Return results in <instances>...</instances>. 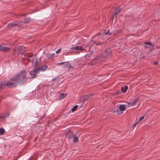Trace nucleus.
Here are the masks:
<instances>
[{
    "label": "nucleus",
    "mask_w": 160,
    "mask_h": 160,
    "mask_svg": "<svg viewBox=\"0 0 160 160\" xmlns=\"http://www.w3.org/2000/svg\"><path fill=\"white\" fill-rule=\"evenodd\" d=\"M74 48H75V46L73 47H71L69 48L72 49L74 50L75 49Z\"/></svg>",
    "instance_id": "nucleus-30"
},
{
    "label": "nucleus",
    "mask_w": 160,
    "mask_h": 160,
    "mask_svg": "<svg viewBox=\"0 0 160 160\" xmlns=\"http://www.w3.org/2000/svg\"><path fill=\"white\" fill-rule=\"evenodd\" d=\"M139 100L138 98H136L132 102L130 103L129 105L134 106L137 103H138Z\"/></svg>",
    "instance_id": "nucleus-10"
},
{
    "label": "nucleus",
    "mask_w": 160,
    "mask_h": 160,
    "mask_svg": "<svg viewBox=\"0 0 160 160\" xmlns=\"http://www.w3.org/2000/svg\"><path fill=\"white\" fill-rule=\"evenodd\" d=\"M48 66L46 65H43L41 66V71H44L47 69Z\"/></svg>",
    "instance_id": "nucleus-12"
},
{
    "label": "nucleus",
    "mask_w": 160,
    "mask_h": 160,
    "mask_svg": "<svg viewBox=\"0 0 160 160\" xmlns=\"http://www.w3.org/2000/svg\"><path fill=\"white\" fill-rule=\"evenodd\" d=\"M126 105H121L119 106V109L120 111H119L118 110L117 111H114V112H116L117 114H120L122 113V111H124L125 110Z\"/></svg>",
    "instance_id": "nucleus-4"
},
{
    "label": "nucleus",
    "mask_w": 160,
    "mask_h": 160,
    "mask_svg": "<svg viewBox=\"0 0 160 160\" xmlns=\"http://www.w3.org/2000/svg\"><path fill=\"white\" fill-rule=\"evenodd\" d=\"M64 67L68 69L72 68V66L69 62H65Z\"/></svg>",
    "instance_id": "nucleus-9"
},
{
    "label": "nucleus",
    "mask_w": 160,
    "mask_h": 160,
    "mask_svg": "<svg viewBox=\"0 0 160 160\" xmlns=\"http://www.w3.org/2000/svg\"><path fill=\"white\" fill-rule=\"evenodd\" d=\"M138 122H136V123H134V124L133 125V126L134 127H135L138 124Z\"/></svg>",
    "instance_id": "nucleus-29"
},
{
    "label": "nucleus",
    "mask_w": 160,
    "mask_h": 160,
    "mask_svg": "<svg viewBox=\"0 0 160 160\" xmlns=\"http://www.w3.org/2000/svg\"><path fill=\"white\" fill-rule=\"evenodd\" d=\"M67 95L66 93H61L60 94L59 96V100H62L65 97H66Z\"/></svg>",
    "instance_id": "nucleus-11"
},
{
    "label": "nucleus",
    "mask_w": 160,
    "mask_h": 160,
    "mask_svg": "<svg viewBox=\"0 0 160 160\" xmlns=\"http://www.w3.org/2000/svg\"><path fill=\"white\" fill-rule=\"evenodd\" d=\"M18 49L19 51V53L22 55H23L24 52H25V48L24 46H20L18 48Z\"/></svg>",
    "instance_id": "nucleus-6"
},
{
    "label": "nucleus",
    "mask_w": 160,
    "mask_h": 160,
    "mask_svg": "<svg viewBox=\"0 0 160 160\" xmlns=\"http://www.w3.org/2000/svg\"><path fill=\"white\" fill-rule=\"evenodd\" d=\"M30 20V18H26L24 19V20L23 22L24 23H27Z\"/></svg>",
    "instance_id": "nucleus-17"
},
{
    "label": "nucleus",
    "mask_w": 160,
    "mask_h": 160,
    "mask_svg": "<svg viewBox=\"0 0 160 160\" xmlns=\"http://www.w3.org/2000/svg\"><path fill=\"white\" fill-rule=\"evenodd\" d=\"M26 72L25 70H23L21 71L20 72L17 74L15 77L14 78L17 82H24L26 79Z\"/></svg>",
    "instance_id": "nucleus-1"
},
{
    "label": "nucleus",
    "mask_w": 160,
    "mask_h": 160,
    "mask_svg": "<svg viewBox=\"0 0 160 160\" xmlns=\"http://www.w3.org/2000/svg\"><path fill=\"white\" fill-rule=\"evenodd\" d=\"M65 63V62L58 63L57 64V65H62Z\"/></svg>",
    "instance_id": "nucleus-27"
},
{
    "label": "nucleus",
    "mask_w": 160,
    "mask_h": 160,
    "mask_svg": "<svg viewBox=\"0 0 160 160\" xmlns=\"http://www.w3.org/2000/svg\"><path fill=\"white\" fill-rule=\"evenodd\" d=\"M4 132V130L3 128H0V135H3Z\"/></svg>",
    "instance_id": "nucleus-20"
},
{
    "label": "nucleus",
    "mask_w": 160,
    "mask_h": 160,
    "mask_svg": "<svg viewBox=\"0 0 160 160\" xmlns=\"http://www.w3.org/2000/svg\"><path fill=\"white\" fill-rule=\"evenodd\" d=\"M61 50V49H59L56 51V53L57 54Z\"/></svg>",
    "instance_id": "nucleus-28"
},
{
    "label": "nucleus",
    "mask_w": 160,
    "mask_h": 160,
    "mask_svg": "<svg viewBox=\"0 0 160 160\" xmlns=\"http://www.w3.org/2000/svg\"><path fill=\"white\" fill-rule=\"evenodd\" d=\"M40 71V68H38L34 69L33 71H29V73L31 75V78H33L36 77L37 74L39 73Z\"/></svg>",
    "instance_id": "nucleus-3"
},
{
    "label": "nucleus",
    "mask_w": 160,
    "mask_h": 160,
    "mask_svg": "<svg viewBox=\"0 0 160 160\" xmlns=\"http://www.w3.org/2000/svg\"><path fill=\"white\" fill-rule=\"evenodd\" d=\"M145 48H148V47L145 46Z\"/></svg>",
    "instance_id": "nucleus-32"
},
{
    "label": "nucleus",
    "mask_w": 160,
    "mask_h": 160,
    "mask_svg": "<svg viewBox=\"0 0 160 160\" xmlns=\"http://www.w3.org/2000/svg\"><path fill=\"white\" fill-rule=\"evenodd\" d=\"M55 55V53H50L48 55V57L51 58H53Z\"/></svg>",
    "instance_id": "nucleus-22"
},
{
    "label": "nucleus",
    "mask_w": 160,
    "mask_h": 160,
    "mask_svg": "<svg viewBox=\"0 0 160 160\" xmlns=\"http://www.w3.org/2000/svg\"><path fill=\"white\" fill-rule=\"evenodd\" d=\"M101 34V33H98V35H99V34Z\"/></svg>",
    "instance_id": "nucleus-33"
},
{
    "label": "nucleus",
    "mask_w": 160,
    "mask_h": 160,
    "mask_svg": "<svg viewBox=\"0 0 160 160\" xmlns=\"http://www.w3.org/2000/svg\"><path fill=\"white\" fill-rule=\"evenodd\" d=\"M158 62H154V64L155 65H157V64H158Z\"/></svg>",
    "instance_id": "nucleus-31"
},
{
    "label": "nucleus",
    "mask_w": 160,
    "mask_h": 160,
    "mask_svg": "<svg viewBox=\"0 0 160 160\" xmlns=\"http://www.w3.org/2000/svg\"><path fill=\"white\" fill-rule=\"evenodd\" d=\"M32 53H29L28 55V58L27 59L30 62H31L32 63H33L34 58H33V57H32Z\"/></svg>",
    "instance_id": "nucleus-7"
},
{
    "label": "nucleus",
    "mask_w": 160,
    "mask_h": 160,
    "mask_svg": "<svg viewBox=\"0 0 160 160\" xmlns=\"http://www.w3.org/2000/svg\"><path fill=\"white\" fill-rule=\"evenodd\" d=\"M23 22L20 21H17L13 22L8 24V27H14L15 26H19L22 25Z\"/></svg>",
    "instance_id": "nucleus-5"
},
{
    "label": "nucleus",
    "mask_w": 160,
    "mask_h": 160,
    "mask_svg": "<svg viewBox=\"0 0 160 160\" xmlns=\"http://www.w3.org/2000/svg\"><path fill=\"white\" fill-rule=\"evenodd\" d=\"M128 88V87L127 86H125L124 87H122L121 88L122 91L124 92H126Z\"/></svg>",
    "instance_id": "nucleus-14"
},
{
    "label": "nucleus",
    "mask_w": 160,
    "mask_h": 160,
    "mask_svg": "<svg viewBox=\"0 0 160 160\" xmlns=\"http://www.w3.org/2000/svg\"><path fill=\"white\" fill-rule=\"evenodd\" d=\"M144 118V117L143 116L140 117L139 119V121H142Z\"/></svg>",
    "instance_id": "nucleus-26"
},
{
    "label": "nucleus",
    "mask_w": 160,
    "mask_h": 160,
    "mask_svg": "<svg viewBox=\"0 0 160 160\" xmlns=\"http://www.w3.org/2000/svg\"><path fill=\"white\" fill-rule=\"evenodd\" d=\"M17 83L15 79L13 78L9 81H4L2 82L0 84V88H2L5 86L10 87H15Z\"/></svg>",
    "instance_id": "nucleus-2"
},
{
    "label": "nucleus",
    "mask_w": 160,
    "mask_h": 160,
    "mask_svg": "<svg viewBox=\"0 0 160 160\" xmlns=\"http://www.w3.org/2000/svg\"><path fill=\"white\" fill-rule=\"evenodd\" d=\"M145 45H148L149 46H151L152 45V44L150 42H146L145 43Z\"/></svg>",
    "instance_id": "nucleus-25"
},
{
    "label": "nucleus",
    "mask_w": 160,
    "mask_h": 160,
    "mask_svg": "<svg viewBox=\"0 0 160 160\" xmlns=\"http://www.w3.org/2000/svg\"><path fill=\"white\" fill-rule=\"evenodd\" d=\"M72 132L71 131H69L68 132V134H70V135H68V137L69 138H70L71 137H72Z\"/></svg>",
    "instance_id": "nucleus-21"
},
{
    "label": "nucleus",
    "mask_w": 160,
    "mask_h": 160,
    "mask_svg": "<svg viewBox=\"0 0 160 160\" xmlns=\"http://www.w3.org/2000/svg\"><path fill=\"white\" fill-rule=\"evenodd\" d=\"M104 33L105 34L107 35H111V34L109 30H105L104 31Z\"/></svg>",
    "instance_id": "nucleus-18"
},
{
    "label": "nucleus",
    "mask_w": 160,
    "mask_h": 160,
    "mask_svg": "<svg viewBox=\"0 0 160 160\" xmlns=\"http://www.w3.org/2000/svg\"><path fill=\"white\" fill-rule=\"evenodd\" d=\"M120 11L119 8H116L114 10L115 14L114 16L116 15Z\"/></svg>",
    "instance_id": "nucleus-15"
},
{
    "label": "nucleus",
    "mask_w": 160,
    "mask_h": 160,
    "mask_svg": "<svg viewBox=\"0 0 160 160\" xmlns=\"http://www.w3.org/2000/svg\"><path fill=\"white\" fill-rule=\"evenodd\" d=\"M75 50H80L81 51H83L84 50V49H82V47L81 46H75Z\"/></svg>",
    "instance_id": "nucleus-13"
},
{
    "label": "nucleus",
    "mask_w": 160,
    "mask_h": 160,
    "mask_svg": "<svg viewBox=\"0 0 160 160\" xmlns=\"http://www.w3.org/2000/svg\"><path fill=\"white\" fill-rule=\"evenodd\" d=\"M105 52V53H107V55L105 54V55H104V56H103L104 58H105V57L107 58V56H108V55H109L110 54V50H109L108 52Z\"/></svg>",
    "instance_id": "nucleus-23"
},
{
    "label": "nucleus",
    "mask_w": 160,
    "mask_h": 160,
    "mask_svg": "<svg viewBox=\"0 0 160 160\" xmlns=\"http://www.w3.org/2000/svg\"><path fill=\"white\" fill-rule=\"evenodd\" d=\"M78 105H75L73 108L71 109V110L72 111V112H74V111H75L78 108Z\"/></svg>",
    "instance_id": "nucleus-19"
},
{
    "label": "nucleus",
    "mask_w": 160,
    "mask_h": 160,
    "mask_svg": "<svg viewBox=\"0 0 160 160\" xmlns=\"http://www.w3.org/2000/svg\"><path fill=\"white\" fill-rule=\"evenodd\" d=\"M73 140L74 142H77L78 141V138L76 135H73Z\"/></svg>",
    "instance_id": "nucleus-16"
},
{
    "label": "nucleus",
    "mask_w": 160,
    "mask_h": 160,
    "mask_svg": "<svg viewBox=\"0 0 160 160\" xmlns=\"http://www.w3.org/2000/svg\"><path fill=\"white\" fill-rule=\"evenodd\" d=\"M9 48L3 45H0V51L6 52L8 51Z\"/></svg>",
    "instance_id": "nucleus-8"
},
{
    "label": "nucleus",
    "mask_w": 160,
    "mask_h": 160,
    "mask_svg": "<svg viewBox=\"0 0 160 160\" xmlns=\"http://www.w3.org/2000/svg\"><path fill=\"white\" fill-rule=\"evenodd\" d=\"M39 63V62L37 60H36V61L35 62V63L34 64V66L35 67H36L37 65H38V64Z\"/></svg>",
    "instance_id": "nucleus-24"
}]
</instances>
